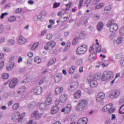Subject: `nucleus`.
I'll return each mask as SVG.
<instances>
[{
    "label": "nucleus",
    "instance_id": "nucleus-49",
    "mask_svg": "<svg viewBox=\"0 0 124 124\" xmlns=\"http://www.w3.org/2000/svg\"><path fill=\"white\" fill-rule=\"evenodd\" d=\"M84 3V0H80L78 4V9H81Z\"/></svg>",
    "mask_w": 124,
    "mask_h": 124
},
{
    "label": "nucleus",
    "instance_id": "nucleus-54",
    "mask_svg": "<svg viewBox=\"0 0 124 124\" xmlns=\"http://www.w3.org/2000/svg\"><path fill=\"white\" fill-rule=\"evenodd\" d=\"M52 38H53V35H52V34H48L46 35V39L51 40Z\"/></svg>",
    "mask_w": 124,
    "mask_h": 124
},
{
    "label": "nucleus",
    "instance_id": "nucleus-42",
    "mask_svg": "<svg viewBox=\"0 0 124 124\" xmlns=\"http://www.w3.org/2000/svg\"><path fill=\"white\" fill-rule=\"evenodd\" d=\"M121 58H123V54L122 53H119L115 55V59L117 60H120Z\"/></svg>",
    "mask_w": 124,
    "mask_h": 124
},
{
    "label": "nucleus",
    "instance_id": "nucleus-48",
    "mask_svg": "<svg viewBox=\"0 0 124 124\" xmlns=\"http://www.w3.org/2000/svg\"><path fill=\"white\" fill-rule=\"evenodd\" d=\"M119 33L120 34V35H122L123 36H124V26L122 27L119 31Z\"/></svg>",
    "mask_w": 124,
    "mask_h": 124
},
{
    "label": "nucleus",
    "instance_id": "nucleus-34",
    "mask_svg": "<svg viewBox=\"0 0 124 124\" xmlns=\"http://www.w3.org/2000/svg\"><path fill=\"white\" fill-rule=\"evenodd\" d=\"M8 44L9 45H14L15 44V40L12 39H10L8 40Z\"/></svg>",
    "mask_w": 124,
    "mask_h": 124
},
{
    "label": "nucleus",
    "instance_id": "nucleus-17",
    "mask_svg": "<svg viewBox=\"0 0 124 124\" xmlns=\"http://www.w3.org/2000/svg\"><path fill=\"white\" fill-rule=\"evenodd\" d=\"M59 110H60V108H59V107L54 106L52 107L51 110L52 115H55V114H57V113H58L59 111Z\"/></svg>",
    "mask_w": 124,
    "mask_h": 124
},
{
    "label": "nucleus",
    "instance_id": "nucleus-19",
    "mask_svg": "<svg viewBox=\"0 0 124 124\" xmlns=\"http://www.w3.org/2000/svg\"><path fill=\"white\" fill-rule=\"evenodd\" d=\"M60 102L63 103L66 101V99H67V95L66 94H63L61 95L60 97Z\"/></svg>",
    "mask_w": 124,
    "mask_h": 124
},
{
    "label": "nucleus",
    "instance_id": "nucleus-23",
    "mask_svg": "<svg viewBox=\"0 0 124 124\" xmlns=\"http://www.w3.org/2000/svg\"><path fill=\"white\" fill-rule=\"evenodd\" d=\"M63 92V88L61 87H58L55 89V94H60Z\"/></svg>",
    "mask_w": 124,
    "mask_h": 124
},
{
    "label": "nucleus",
    "instance_id": "nucleus-35",
    "mask_svg": "<svg viewBox=\"0 0 124 124\" xmlns=\"http://www.w3.org/2000/svg\"><path fill=\"white\" fill-rule=\"evenodd\" d=\"M19 107H20V104L18 103L14 104L12 106L13 110H17Z\"/></svg>",
    "mask_w": 124,
    "mask_h": 124
},
{
    "label": "nucleus",
    "instance_id": "nucleus-31",
    "mask_svg": "<svg viewBox=\"0 0 124 124\" xmlns=\"http://www.w3.org/2000/svg\"><path fill=\"white\" fill-rule=\"evenodd\" d=\"M86 33L85 31H82L79 34V38L80 39H84L86 37Z\"/></svg>",
    "mask_w": 124,
    "mask_h": 124
},
{
    "label": "nucleus",
    "instance_id": "nucleus-57",
    "mask_svg": "<svg viewBox=\"0 0 124 124\" xmlns=\"http://www.w3.org/2000/svg\"><path fill=\"white\" fill-rule=\"evenodd\" d=\"M45 77L43 78L42 79L39 81V85H42V84H43V83H44V82L45 81Z\"/></svg>",
    "mask_w": 124,
    "mask_h": 124
},
{
    "label": "nucleus",
    "instance_id": "nucleus-64",
    "mask_svg": "<svg viewBox=\"0 0 124 124\" xmlns=\"http://www.w3.org/2000/svg\"><path fill=\"white\" fill-rule=\"evenodd\" d=\"M49 24H51V25L53 26V25H55V20L53 19H50L49 20Z\"/></svg>",
    "mask_w": 124,
    "mask_h": 124
},
{
    "label": "nucleus",
    "instance_id": "nucleus-18",
    "mask_svg": "<svg viewBox=\"0 0 124 124\" xmlns=\"http://www.w3.org/2000/svg\"><path fill=\"white\" fill-rule=\"evenodd\" d=\"M27 42V40L25 39L23 36H20L19 37L18 43L19 44H25Z\"/></svg>",
    "mask_w": 124,
    "mask_h": 124
},
{
    "label": "nucleus",
    "instance_id": "nucleus-28",
    "mask_svg": "<svg viewBox=\"0 0 124 124\" xmlns=\"http://www.w3.org/2000/svg\"><path fill=\"white\" fill-rule=\"evenodd\" d=\"M33 77L31 75H30L28 76L25 81H23V83H29V82H31V80H32Z\"/></svg>",
    "mask_w": 124,
    "mask_h": 124
},
{
    "label": "nucleus",
    "instance_id": "nucleus-25",
    "mask_svg": "<svg viewBox=\"0 0 124 124\" xmlns=\"http://www.w3.org/2000/svg\"><path fill=\"white\" fill-rule=\"evenodd\" d=\"M76 70V66L74 65H72L69 69V73L70 74H73V73L75 72Z\"/></svg>",
    "mask_w": 124,
    "mask_h": 124
},
{
    "label": "nucleus",
    "instance_id": "nucleus-12",
    "mask_svg": "<svg viewBox=\"0 0 124 124\" xmlns=\"http://www.w3.org/2000/svg\"><path fill=\"white\" fill-rule=\"evenodd\" d=\"M18 82V79L14 78L12 81L10 82L9 87L11 89H13V88H15L16 85H17V83Z\"/></svg>",
    "mask_w": 124,
    "mask_h": 124
},
{
    "label": "nucleus",
    "instance_id": "nucleus-1",
    "mask_svg": "<svg viewBox=\"0 0 124 124\" xmlns=\"http://www.w3.org/2000/svg\"><path fill=\"white\" fill-rule=\"evenodd\" d=\"M93 51V53L90 54L89 57V60H90L91 62L95 58V55L97 54V52H98V53L101 52V46H97L95 44H93V46H91L89 49L90 53H92Z\"/></svg>",
    "mask_w": 124,
    "mask_h": 124
},
{
    "label": "nucleus",
    "instance_id": "nucleus-38",
    "mask_svg": "<svg viewBox=\"0 0 124 124\" xmlns=\"http://www.w3.org/2000/svg\"><path fill=\"white\" fill-rule=\"evenodd\" d=\"M9 22H15L16 21V16H11L8 18Z\"/></svg>",
    "mask_w": 124,
    "mask_h": 124
},
{
    "label": "nucleus",
    "instance_id": "nucleus-53",
    "mask_svg": "<svg viewBox=\"0 0 124 124\" xmlns=\"http://www.w3.org/2000/svg\"><path fill=\"white\" fill-rule=\"evenodd\" d=\"M7 15H8V13H3L1 14L0 18V19H3V18H4V16H7Z\"/></svg>",
    "mask_w": 124,
    "mask_h": 124
},
{
    "label": "nucleus",
    "instance_id": "nucleus-56",
    "mask_svg": "<svg viewBox=\"0 0 124 124\" xmlns=\"http://www.w3.org/2000/svg\"><path fill=\"white\" fill-rule=\"evenodd\" d=\"M120 65L122 67H124V57L120 61Z\"/></svg>",
    "mask_w": 124,
    "mask_h": 124
},
{
    "label": "nucleus",
    "instance_id": "nucleus-14",
    "mask_svg": "<svg viewBox=\"0 0 124 124\" xmlns=\"http://www.w3.org/2000/svg\"><path fill=\"white\" fill-rule=\"evenodd\" d=\"M70 111H71V105L70 104L67 105L66 107L63 108L62 109V113H64V112H65V113H69Z\"/></svg>",
    "mask_w": 124,
    "mask_h": 124
},
{
    "label": "nucleus",
    "instance_id": "nucleus-40",
    "mask_svg": "<svg viewBox=\"0 0 124 124\" xmlns=\"http://www.w3.org/2000/svg\"><path fill=\"white\" fill-rule=\"evenodd\" d=\"M14 67V63H11L9 66H7V69L9 71H10Z\"/></svg>",
    "mask_w": 124,
    "mask_h": 124
},
{
    "label": "nucleus",
    "instance_id": "nucleus-47",
    "mask_svg": "<svg viewBox=\"0 0 124 124\" xmlns=\"http://www.w3.org/2000/svg\"><path fill=\"white\" fill-rule=\"evenodd\" d=\"M60 5H61V3L55 2L53 4V8H58Z\"/></svg>",
    "mask_w": 124,
    "mask_h": 124
},
{
    "label": "nucleus",
    "instance_id": "nucleus-9",
    "mask_svg": "<svg viewBox=\"0 0 124 124\" xmlns=\"http://www.w3.org/2000/svg\"><path fill=\"white\" fill-rule=\"evenodd\" d=\"M42 116H43V114L38 113V111H34L31 114V117L34 118L35 120H39V119H41Z\"/></svg>",
    "mask_w": 124,
    "mask_h": 124
},
{
    "label": "nucleus",
    "instance_id": "nucleus-13",
    "mask_svg": "<svg viewBox=\"0 0 124 124\" xmlns=\"http://www.w3.org/2000/svg\"><path fill=\"white\" fill-rule=\"evenodd\" d=\"M20 119V112L17 111L12 116V120L15 122Z\"/></svg>",
    "mask_w": 124,
    "mask_h": 124
},
{
    "label": "nucleus",
    "instance_id": "nucleus-39",
    "mask_svg": "<svg viewBox=\"0 0 124 124\" xmlns=\"http://www.w3.org/2000/svg\"><path fill=\"white\" fill-rule=\"evenodd\" d=\"M34 62H37V63H40L41 62V59L38 56H36L34 59Z\"/></svg>",
    "mask_w": 124,
    "mask_h": 124
},
{
    "label": "nucleus",
    "instance_id": "nucleus-5",
    "mask_svg": "<svg viewBox=\"0 0 124 124\" xmlns=\"http://www.w3.org/2000/svg\"><path fill=\"white\" fill-rule=\"evenodd\" d=\"M87 105H88V102L87 100H82L78 105V106L76 108V110L80 111H84V110L86 109Z\"/></svg>",
    "mask_w": 124,
    "mask_h": 124
},
{
    "label": "nucleus",
    "instance_id": "nucleus-37",
    "mask_svg": "<svg viewBox=\"0 0 124 124\" xmlns=\"http://www.w3.org/2000/svg\"><path fill=\"white\" fill-rule=\"evenodd\" d=\"M62 79V76H57L55 78V82L56 83H59L61 81Z\"/></svg>",
    "mask_w": 124,
    "mask_h": 124
},
{
    "label": "nucleus",
    "instance_id": "nucleus-63",
    "mask_svg": "<svg viewBox=\"0 0 124 124\" xmlns=\"http://www.w3.org/2000/svg\"><path fill=\"white\" fill-rule=\"evenodd\" d=\"M94 20H99L100 19V16L99 15H95L93 17Z\"/></svg>",
    "mask_w": 124,
    "mask_h": 124
},
{
    "label": "nucleus",
    "instance_id": "nucleus-4",
    "mask_svg": "<svg viewBox=\"0 0 124 124\" xmlns=\"http://www.w3.org/2000/svg\"><path fill=\"white\" fill-rule=\"evenodd\" d=\"M113 77H114V73H113V72L105 71L102 77V80L103 81H107V80H109V79H112Z\"/></svg>",
    "mask_w": 124,
    "mask_h": 124
},
{
    "label": "nucleus",
    "instance_id": "nucleus-15",
    "mask_svg": "<svg viewBox=\"0 0 124 124\" xmlns=\"http://www.w3.org/2000/svg\"><path fill=\"white\" fill-rule=\"evenodd\" d=\"M39 109L43 111V110L49 109V108L45 103H41L39 106Z\"/></svg>",
    "mask_w": 124,
    "mask_h": 124
},
{
    "label": "nucleus",
    "instance_id": "nucleus-44",
    "mask_svg": "<svg viewBox=\"0 0 124 124\" xmlns=\"http://www.w3.org/2000/svg\"><path fill=\"white\" fill-rule=\"evenodd\" d=\"M22 11L23 9H22V8H18L15 10V13H16V14H19V13H21V12H22Z\"/></svg>",
    "mask_w": 124,
    "mask_h": 124
},
{
    "label": "nucleus",
    "instance_id": "nucleus-6",
    "mask_svg": "<svg viewBox=\"0 0 124 124\" xmlns=\"http://www.w3.org/2000/svg\"><path fill=\"white\" fill-rule=\"evenodd\" d=\"M107 111L109 114H112V113H114L116 111V108L113 107L112 104L110 103L107 105L103 108V112H107Z\"/></svg>",
    "mask_w": 124,
    "mask_h": 124
},
{
    "label": "nucleus",
    "instance_id": "nucleus-51",
    "mask_svg": "<svg viewBox=\"0 0 124 124\" xmlns=\"http://www.w3.org/2000/svg\"><path fill=\"white\" fill-rule=\"evenodd\" d=\"M66 8L65 9H63L64 11H67L70 9V6H71V5L69 3H68L66 4Z\"/></svg>",
    "mask_w": 124,
    "mask_h": 124
},
{
    "label": "nucleus",
    "instance_id": "nucleus-16",
    "mask_svg": "<svg viewBox=\"0 0 124 124\" xmlns=\"http://www.w3.org/2000/svg\"><path fill=\"white\" fill-rule=\"evenodd\" d=\"M88 123V118L87 117H83L80 118L78 122V124H87Z\"/></svg>",
    "mask_w": 124,
    "mask_h": 124
},
{
    "label": "nucleus",
    "instance_id": "nucleus-32",
    "mask_svg": "<svg viewBox=\"0 0 124 124\" xmlns=\"http://www.w3.org/2000/svg\"><path fill=\"white\" fill-rule=\"evenodd\" d=\"M35 105H36L35 102H32L28 106V109H32V108H33V107H34V106H35Z\"/></svg>",
    "mask_w": 124,
    "mask_h": 124
},
{
    "label": "nucleus",
    "instance_id": "nucleus-10",
    "mask_svg": "<svg viewBox=\"0 0 124 124\" xmlns=\"http://www.w3.org/2000/svg\"><path fill=\"white\" fill-rule=\"evenodd\" d=\"M42 87L41 86H38L32 90L33 93L36 95H39L42 93Z\"/></svg>",
    "mask_w": 124,
    "mask_h": 124
},
{
    "label": "nucleus",
    "instance_id": "nucleus-52",
    "mask_svg": "<svg viewBox=\"0 0 124 124\" xmlns=\"http://www.w3.org/2000/svg\"><path fill=\"white\" fill-rule=\"evenodd\" d=\"M82 63H83V60L82 59H79L77 62V64H78V65H80Z\"/></svg>",
    "mask_w": 124,
    "mask_h": 124
},
{
    "label": "nucleus",
    "instance_id": "nucleus-59",
    "mask_svg": "<svg viewBox=\"0 0 124 124\" xmlns=\"http://www.w3.org/2000/svg\"><path fill=\"white\" fill-rule=\"evenodd\" d=\"M10 7H11V4L9 3L5 5L4 8H5V9H9V8H10Z\"/></svg>",
    "mask_w": 124,
    "mask_h": 124
},
{
    "label": "nucleus",
    "instance_id": "nucleus-3",
    "mask_svg": "<svg viewBox=\"0 0 124 124\" xmlns=\"http://www.w3.org/2000/svg\"><path fill=\"white\" fill-rule=\"evenodd\" d=\"M107 26L108 28L110 27L109 28V31L111 32H116V31L119 29L118 24L116 23H114V20L112 19L108 20Z\"/></svg>",
    "mask_w": 124,
    "mask_h": 124
},
{
    "label": "nucleus",
    "instance_id": "nucleus-7",
    "mask_svg": "<svg viewBox=\"0 0 124 124\" xmlns=\"http://www.w3.org/2000/svg\"><path fill=\"white\" fill-rule=\"evenodd\" d=\"M88 46L86 45H83L78 46L77 49V54L78 55H82L87 51Z\"/></svg>",
    "mask_w": 124,
    "mask_h": 124
},
{
    "label": "nucleus",
    "instance_id": "nucleus-8",
    "mask_svg": "<svg viewBox=\"0 0 124 124\" xmlns=\"http://www.w3.org/2000/svg\"><path fill=\"white\" fill-rule=\"evenodd\" d=\"M121 94V92L119 90H116L113 91L111 93V94L109 95L110 98H117Z\"/></svg>",
    "mask_w": 124,
    "mask_h": 124
},
{
    "label": "nucleus",
    "instance_id": "nucleus-62",
    "mask_svg": "<svg viewBox=\"0 0 124 124\" xmlns=\"http://www.w3.org/2000/svg\"><path fill=\"white\" fill-rule=\"evenodd\" d=\"M21 62H23V57H22V56H19L17 60V62L18 63H20Z\"/></svg>",
    "mask_w": 124,
    "mask_h": 124
},
{
    "label": "nucleus",
    "instance_id": "nucleus-50",
    "mask_svg": "<svg viewBox=\"0 0 124 124\" xmlns=\"http://www.w3.org/2000/svg\"><path fill=\"white\" fill-rule=\"evenodd\" d=\"M123 39L122 37L118 38V39L116 40L117 44H121V43L123 42Z\"/></svg>",
    "mask_w": 124,
    "mask_h": 124
},
{
    "label": "nucleus",
    "instance_id": "nucleus-30",
    "mask_svg": "<svg viewBox=\"0 0 124 124\" xmlns=\"http://www.w3.org/2000/svg\"><path fill=\"white\" fill-rule=\"evenodd\" d=\"M48 45L51 48H54V46H56V43L54 41H50L47 43Z\"/></svg>",
    "mask_w": 124,
    "mask_h": 124
},
{
    "label": "nucleus",
    "instance_id": "nucleus-22",
    "mask_svg": "<svg viewBox=\"0 0 124 124\" xmlns=\"http://www.w3.org/2000/svg\"><path fill=\"white\" fill-rule=\"evenodd\" d=\"M78 87V82H75V85H71L68 88V90L71 92H73V91H75V90L77 89Z\"/></svg>",
    "mask_w": 124,
    "mask_h": 124
},
{
    "label": "nucleus",
    "instance_id": "nucleus-26",
    "mask_svg": "<svg viewBox=\"0 0 124 124\" xmlns=\"http://www.w3.org/2000/svg\"><path fill=\"white\" fill-rule=\"evenodd\" d=\"M63 15H64V16L63 17L64 19V22H65V21H67L68 19L70 17V14L68 13H65L63 14Z\"/></svg>",
    "mask_w": 124,
    "mask_h": 124
},
{
    "label": "nucleus",
    "instance_id": "nucleus-58",
    "mask_svg": "<svg viewBox=\"0 0 124 124\" xmlns=\"http://www.w3.org/2000/svg\"><path fill=\"white\" fill-rule=\"evenodd\" d=\"M20 91H22V92H21V93H25V92H26V87L22 86L21 87H20Z\"/></svg>",
    "mask_w": 124,
    "mask_h": 124
},
{
    "label": "nucleus",
    "instance_id": "nucleus-61",
    "mask_svg": "<svg viewBox=\"0 0 124 124\" xmlns=\"http://www.w3.org/2000/svg\"><path fill=\"white\" fill-rule=\"evenodd\" d=\"M45 50L49 51L50 50V46L48 45V43L46 44V45L44 46Z\"/></svg>",
    "mask_w": 124,
    "mask_h": 124
},
{
    "label": "nucleus",
    "instance_id": "nucleus-46",
    "mask_svg": "<svg viewBox=\"0 0 124 124\" xmlns=\"http://www.w3.org/2000/svg\"><path fill=\"white\" fill-rule=\"evenodd\" d=\"M33 20L34 22H38V21H40V20H41V17L36 16L33 17Z\"/></svg>",
    "mask_w": 124,
    "mask_h": 124
},
{
    "label": "nucleus",
    "instance_id": "nucleus-33",
    "mask_svg": "<svg viewBox=\"0 0 124 124\" xmlns=\"http://www.w3.org/2000/svg\"><path fill=\"white\" fill-rule=\"evenodd\" d=\"M104 6V4L103 3H100L99 4L96 5L95 7V9H100V8H102V7Z\"/></svg>",
    "mask_w": 124,
    "mask_h": 124
},
{
    "label": "nucleus",
    "instance_id": "nucleus-21",
    "mask_svg": "<svg viewBox=\"0 0 124 124\" xmlns=\"http://www.w3.org/2000/svg\"><path fill=\"white\" fill-rule=\"evenodd\" d=\"M52 98L48 97L46 99L45 103L47 107L49 108V106L52 104Z\"/></svg>",
    "mask_w": 124,
    "mask_h": 124
},
{
    "label": "nucleus",
    "instance_id": "nucleus-41",
    "mask_svg": "<svg viewBox=\"0 0 124 124\" xmlns=\"http://www.w3.org/2000/svg\"><path fill=\"white\" fill-rule=\"evenodd\" d=\"M70 47V43H67L66 44L65 47L64 48V51L66 52V51H67V50L69 49Z\"/></svg>",
    "mask_w": 124,
    "mask_h": 124
},
{
    "label": "nucleus",
    "instance_id": "nucleus-55",
    "mask_svg": "<svg viewBox=\"0 0 124 124\" xmlns=\"http://www.w3.org/2000/svg\"><path fill=\"white\" fill-rule=\"evenodd\" d=\"M47 33V30H45L41 32V36H44Z\"/></svg>",
    "mask_w": 124,
    "mask_h": 124
},
{
    "label": "nucleus",
    "instance_id": "nucleus-45",
    "mask_svg": "<svg viewBox=\"0 0 124 124\" xmlns=\"http://www.w3.org/2000/svg\"><path fill=\"white\" fill-rule=\"evenodd\" d=\"M119 113L120 114H124V105L120 107Z\"/></svg>",
    "mask_w": 124,
    "mask_h": 124
},
{
    "label": "nucleus",
    "instance_id": "nucleus-24",
    "mask_svg": "<svg viewBox=\"0 0 124 124\" xmlns=\"http://www.w3.org/2000/svg\"><path fill=\"white\" fill-rule=\"evenodd\" d=\"M73 95L75 98H77V99L80 98L81 95V91L78 90Z\"/></svg>",
    "mask_w": 124,
    "mask_h": 124
},
{
    "label": "nucleus",
    "instance_id": "nucleus-20",
    "mask_svg": "<svg viewBox=\"0 0 124 124\" xmlns=\"http://www.w3.org/2000/svg\"><path fill=\"white\" fill-rule=\"evenodd\" d=\"M104 25L102 22H98L97 25V30L98 31H101L103 30Z\"/></svg>",
    "mask_w": 124,
    "mask_h": 124
},
{
    "label": "nucleus",
    "instance_id": "nucleus-11",
    "mask_svg": "<svg viewBox=\"0 0 124 124\" xmlns=\"http://www.w3.org/2000/svg\"><path fill=\"white\" fill-rule=\"evenodd\" d=\"M104 98H105V94L103 93H100L97 95L96 101L97 102H100V101H102Z\"/></svg>",
    "mask_w": 124,
    "mask_h": 124
},
{
    "label": "nucleus",
    "instance_id": "nucleus-29",
    "mask_svg": "<svg viewBox=\"0 0 124 124\" xmlns=\"http://www.w3.org/2000/svg\"><path fill=\"white\" fill-rule=\"evenodd\" d=\"M112 9V6L111 5L108 6L105 8L104 12L105 13H109Z\"/></svg>",
    "mask_w": 124,
    "mask_h": 124
},
{
    "label": "nucleus",
    "instance_id": "nucleus-27",
    "mask_svg": "<svg viewBox=\"0 0 124 124\" xmlns=\"http://www.w3.org/2000/svg\"><path fill=\"white\" fill-rule=\"evenodd\" d=\"M54 62H56V58H53L48 62L47 64V66H50V65L54 64Z\"/></svg>",
    "mask_w": 124,
    "mask_h": 124
},
{
    "label": "nucleus",
    "instance_id": "nucleus-2",
    "mask_svg": "<svg viewBox=\"0 0 124 124\" xmlns=\"http://www.w3.org/2000/svg\"><path fill=\"white\" fill-rule=\"evenodd\" d=\"M101 78V76L100 75L96 74L94 76H89L88 78V82L90 84V87L92 88H95L97 87L98 85V82H97V80Z\"/></svg>",
    "mask_w": 124,
    "mask_h": 124
},
{
    "label": "nucleus",
    "instance_id": "nucleus-43",
    "mask_svg": "<svg viewBox=\"0 0 124 124\" xmlns=\"http://www.w3.org/2000/svg\"><path fill=\"white\" fill-rule=\"evenodd\" d=\"M1 77L2 78H3V79H8V78L9 77V75H8V74L7 73H4L2 74Z\"/></svg>",
    "mask_w": 124,
    "mask_h": 124
},
{
    "label": "nucleus",
    "instance_id": "nucleus-60",
    "mask_svg": "<svg viewBox=\"0 0 124 124\" xmlns=\"http://www.w3.org/2000/svg\"><path fill=\"white\" fill-rule=\"evenodd\" d=\"M3 50L4 51V52H11V49H10V48L9 47H4L3 48Z\"/></svg>",
    "mask_w": 124,
    "mask_h": 124
},
{
    "label": "nucleus",
    "instance_id": "nucleus-36",
    "mask_svg": "<svg viewBox=\"0 0 124 124\" xmlns=\"http://www.w3.org/2000/svg\"><path fill=\"white\" fill-rule=\"evenodd\" d=\"M79 41V38L78 36H76L73 40V45H76Z\"/></svg>",
    "mask_w": 124,
    "mask_h": 124
}]
</instances>
